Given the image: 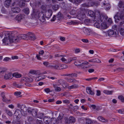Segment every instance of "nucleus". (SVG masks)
Masks as SVG:
<instances>
[{
  "label": "nucleus",
  "instance_id": "1",
  "mask_svg": "<svg viewBox=\"0 0 124 124\" xmlns=\"http://www.w3.org/2000/svg\"><path fill=\"white\" fill-rule=\"evenodd\" d=\"M15 34H16V32H13L11 35H7L3 39V43L5 45H7L13 43H17L21 39L28 40L27 34L26 35L21 34L18 36Z\"/></svg>",
  "mask_w": 124,
  "mask_h": 124
},
{
  "label": "nucleus",
  "instance_id": "2",
  "mask_svg": "<svg viewBox=\"0 0 124 124\" xmlns=\"http://www.w3.org/2000/svg\"><path fill=\"white\" fill-rule=\"evenodd\" d=\"M115 21L117 23L120 20H122L123 22L120 23V25H121L124 23V10L123 9L121 11H119L115 15L114 17Z\"/></svg>",
  "mask_w": 124,
  "mask_h": 124
},
{
  "label": "nucleus",
  "instance_id": "3",
  "mask_svg": "<svg viewBox=\"0 0 124 124\" xmlns=\"http://www.w3.org/2000/svg\"><path fill=\"white\" fill-rule=\"evenodd\" d=\"M33 15L36 17L39 18L40 20L42 22H44L45 20L44 14L42 12L38 11L36 12H34Z\"/></svg>",
  "mask_w": 124,
  "mask_h": 124
},
{
  "label": "nucleus",
  "instance_id": "4",
  "mask_svg": "<svg viewBox=\"0 0 124 124\" xmlns=\"http://www.w3.org/2000/svg\"><path fill=\"white\" fill-rule=\"evenodd\" d=\"M92 66V65L89 62L84 61H83L82 63L79 65V68L81 69H85L88 68Z\"/></svg>",
  "mask_w": 124,
  "mask_h": 124
},
{
  "label": "nucleus",
  "instance_id": "5",
  "mask_svg": "<svg viewBox=\"0 0 124 124\" xmlns=\"http://www.w3.org/2000/svg\"><path fill=\"white\" fill-rule=\"evenodd\" d=\"M39 75V74L38 70H31L28 73L29 76L31 77L30 78H36Z\"/></svg>",
  "mask_w": 124,
  "mask_h": 124
},
{
  "label": "nucleus",
  "instance_id": "6",
  "mask_svg": "<svg viewBox=\"0 0 124 124\" xmlns=\"http://www.w3.org/2000/svg\"><path fill=\"white\" fill-rule=\"evenodd\" d=\"M5 74L3 76L5 80H8L12 79L13 78V74L9 72H5Z\"/></svg>",
  "mask_w": 124,
  "mask_h": 124
},
{
  "label": "nucleus",
  "instance_id": "7",
  "mask_svg": "<svg viewBox=\"0 0 124 124\" xmlns=\"http://www.w3.org/2000/svg\"><path fill=\"white\" fill-rule=\"evenodd\" d=\"M107 33L109 36H113L116 37L119 36L118 32L117 31L114 32L112 30H109L107 32Z\"/></svg>",
  "mask_w": 124,
  "mask_h": 124
},
{
  "label": "nucleus",
  "instance_id": "8",
  "mask_svg": "<svg viewBox=\"0 0 124 124\" xmlns=\"http://www.w3.org/2000/svg\"><path fill=\"white\" fill-rule=\"evenodd\" d=\"M107 18V17L104 16L102 15H100L98 16V17H95V19H97L99 22H101L103 21V20H106Z\"/></svg>",
  "mask_w": 124,
  "mask_h": 124
},
{
  "label": "nucleus",
  "instance_id": "9",
  "mask_svg": "<svg viewBox=\"0 0 124 124\" xmlns=\"http://www.w3.org/2000/svg\"><path fill=\"white\" fill-rule=\"evenodd\" d=\"M52 11L51 9H49L46 10L45 13L46 18L48 19L50 18L52 16Z\"/></svg>",
  "mask_w": 124,
  "mask_h": 124
},
{
  "label": "nucleus",
  "instance_id": "10",
  "mask_svg": "<svg viewBox=\"0 0 124 124\" xmlns=\"http://www.w3.org/2000/svg\"><path fill=\"white\" fill-rule=\"evenodd\" d=\"M27 36H28V39L34 40L35 39V35L31 32H29L27 33Z\"/></svg>",
  "mask_w": 124,
  "mask_h": 124
},
{
  "label": "nucleus",
  "instance_id": "11",
  "mask_svg": "<svg viewBox=\"0 0 124 124\" xmlns=\"http://www.w3.org/2000/svg\"><path fill=\"white\" fill-rule=\"evenodd\" d=\"M65 121L68 124L70 123L74 122L75 121V118L72 116L69 117V119H68L67 118H65Z\"/></svg>",
  "mask_w": 124,
  "mask_h": 124
},
{
  "label": "nucleus",
  "instance_id": "12",
  "mask_svg": "<svg viewBox=\"0 0 124 124\" xmlns=\"http://www.w3.org/2000/svg\"><path fill=\"white\" fill-rule=\"evenodd\" d=\"M22 80L25 82H31L32 81V79L31 78H28L27 77H24L22 78Z\"/></svg>",
  "mask_w": 124,
  "mask_h": 124
},
{
  "label": "nucleus",
  "instance_id": "13",
  "mask_svg": "<svg viewBox=\"0 0 124 124\" xmlns=\"http://www.w3.org/2000/svg\"><path fill=\"white\" fill-rule=\"evenodd\" d=\"M86 91L87 93L91 95H94V92L92 90L91 88L89 87H87L86 88Z\"/></svg>",
  "mask_w": 124,
  "mask_h": 124
},
{
  "label": "nucleus",
  "instance_id": "14",
  "mask_svg": "<svg viewBox=\"0 0 124 124\" xmlns=\"http://www.w3.org/2000/svg\"><path fill=\"white\" fill-rule=\"evenodd\" d=\"M50 67L52 68L56 69H61V64H58L54 65H50Z\"/></svg>",
  "mask_w": 124,
  "mask_h": 124
},
{
  "label": "nucleus",
  "instance_id": "15",
  "mask_svg": "<svg viewBox=\"0 0 124 124\" xmlns=\"http://www.w3.org/2000/svg\"><path fill=\"white\" fill-rule=\"evenodd\" d=\"M11 11L14 13H19L20 11V8L18 7H13L12 8Z\"/></svg>",
  "mask_w": 124,
  "mask_h": 124
},
{
  "label": "nucleus",
  "instance_id": "16",
  "mask_svg": "<svg viewBox=\"0 0 124 124\" xmlns=\"http://www.w3.org/2000/svg\"><path fill=\"white\" fill-rule=\"evenodd\" d=\"M108 25L106 23L104 22L101 23V29H104L108 28Z\"/></svg>",
  "mask_w": 124,
  "mask_h": 124
},
{
  "label": "nucleus",
  "instance_id": "17",
  "mask_svg": "<svg viewBox=\"0 0 124 124\" xmlns=\"http://www.w3.org/2000/svg\"><path fill=\"white\" fill-rule=\"evenodd\" d=\"M97 118L99 121L102 122L106 123L108 121V120L107 119H105L101 116H99Z\"/></svg>",
  "mask_w": 124,
  "mask_h": 124
},
{
  "label": "nucleus",
  "instance_id": "18",
  "mask_svg": "<svg viewBox=\"0 0 124 124\" xmlns=\"http://www.w3.org/2000/svg\"><path fill=\"white\" fill-rule=\"evenodd\" d=\"M78 86L75 84L71 85L70 86H69L68 85H66L65 86V88H67L69 89H75L77 88Z\"/></svg>",
  "mask_w": 124,
  "mask_h": 124
},
{
  "label": "nucleus",
  "instance_id": "19",
  "mask_svg": "<svg viewBox=\"0 0 124 124\" xmlns=\"http://www.w3.org/2000/svg\"><path fill=\"white\" fill-rule=\"evenodd\" d=\"M11 0H6L5 2V5L6 7H9L10 4Z\"/></svg>",
  "mask_w": 124,
  "mask_h": 124
},
{
  "label": "nucleus",
  "instance_id": "20",
  "mask_svg": "<svg viewBox=\"0 0 124 124\" xmlns=\"http://www.w3.org/2000/svg\"><path fill=\"white\" fill-rule=\"evenodd\" d=\"M46 77V76L45 75H42L37 77L36 79V81H39L40 80L45 78Z\"/></svg>",
  "mask_w": 124,
  "mask_h": 124
},
{
  "label": "nucleus",
  "instance_id": "21",
  "mask_svg": "<svg viewBox=\"0 0 124 124\" xmlns=\"http://www.w3.org/2000/svg\"><path fill=\"white\" fill-rule=\"evenodd\" d=\"M22 19V16L21 15H17L15 17V21L17 20L18 21H20Z\"/></svg>",
  "mask_w": 124,
  "mask_h": 124
},
{
  "label": "nucleus",
  "instance_id": "22",
  "mask_svg": "<svg viewBox=\"0 0 124 124\" xmlns=\"http://www.w3.org/2000/svg\"><path fill=\"white\" fill-rule=\"evenodd\" d=\"M83 31L84 33L86 35H90V31L88 29L84 28L83 29Z\"/></svg>",
  "mask_w": 124,
  "mask_h": 124
},
{
  "label": "nucleus",
  "instance_id": "23",
  "mask_svg": "<svg viewBox=\"0 0 124 124\" xmlns=\"http://www.w3.org/2000/svg\"><path fill=\"white\" fill-rule=\"evenodd\" d=\"M77 59V57H76L69 58L67 59L68 63H70L71 61L76 60Z\"/></svg>",
  "mask_w": 124,
  "mask_h": 124
},
{
  "label": "nucleus",
  "instance_id": "24",
  "mask_svg": "<svg viewBox=\"0 0 124 124\" xmlns=\"http://www.w3.org/2000/svg\"><path fill=\"white\" fill-rule=\"evenodd\" d=\"M103 92V93L107 94H112L113 91H109L107 90H104Z\"/></svg>",
  "mask_w": 124,
  "mask_h": 124
},
{
  "label": "nucleus",
  "instance_id": "25",
  "mask_svg": "<svg viewBox=\"0 0 124 124\" xmlns=\"http://www.w3.org/2000/svg\"><path fill=\"white\" fill-rule=\"evenodd\" d=\"M21 113H22L19 109H17L15 111L14 113V115H15V116L18 117L19 115Z\"/></svg>",
  "mask_w": 124,
  "mask_h": 124
},
{
  "label": "nucleus",
  "instance_id": "26",
  "mask_svg": "<svg viewBox=\"0 0 124 124\" xmlns=\"http://www.w3.org/2000/svg\"><path fill=\"white\" fill-rule=\"evenodd\" d=\"M13 77H14L16 78H19L21 77V75L20 74L17 73H15L13 74Z\"/></svg>",
  "mask_w": 124,
  "mask_h": 124
},
{
  "label": "nucleus",
  "instance_id": "27",
  "mask_svg": "<svg viewBox=\"0 0 124 124\" xmlns=\"http://www.w3.org/2000/svg\"><path fill=\"white\" fill-rule=\"evenodd\" d=\"M53 86L54 88L55 91L57 92H59L61 91V88L60 87H56V85H53Z\"/></svg>",
  "mask_w": 124,
  "mask_h": 124
},
{
  "label": "nucleus",
  "instance_id": "28",
  "mask_svg": "<svg viewBox=\"0 0 124 124\" xmlns=\"http://www.w3.org/2000/svg\"><path fill=\"white\" fill-rule=\"evenodd\" d=\"M103 5L105 6V9L107 10H109L110 8V5L109 4H107L105 5V3H103Z\"/></svg>",
  "mask_w": 124,
  "mask_h": 124
},
{
  "label": "nucleus",
  "instance_id": "29",
  "mask_svg": "<svg viewBox=\"0 0 124 124\" xmlns=\"http://www.w3.org/2000/svg\"><path fill=\"white\" fill-rule=\"evenodd\" d=\"M6 113L8 116H12L13 115V114L12 111L9 110H6Z\"/></svg>",
  "mask_w": 124,
  "mask_h": 124
},
{
  "label": "nucleus",
  "instance_id": "30",
  "mask_svg": "<svg viewBox=\"0 0 124 124\" xmlns=\"http://www.w3.org/2000/svg\"><path fill=\"white\" fill-rule=\"evenodd\" d=\"M7 70V69L4 67H0V73H3Z\"/></svg>",
  "mask_w": 124,
  "mask_h": 124
},
{
  "label": "nucleus",
  "instance_id": "31",
  "mask_svg": "<svg viewBox=\"0 0 124 124\" xmlns=\"http://www.w3.org/2000/svg\"><path fill=\"white\" fill-rule=\"evenodd\" d=\"M66 79L67 81L70 83L73 82L74 83H75L77 82V81L75 80L72 79L70 78H68Z\"/></svg>",
  "mask_w": 124,
  "mask_h": 124
},
{
  "label": "nucleus",
  "instance_id": "32",
  "mask_svg": "<svg viewBox=\"0 0 124 124\" xmlns=\"http://www.w3.org/2000/svg\"><path fill=\"white\" fill-rule=\"evenodd\" d=\"M88 13L89 15L91 17H93L95 16V14L91 10L89 11Z\"/></svg>",
  "mask_w": 124,
  "mask_h": 124
},
{
  "label": "nucleus",
  "instance_id": "33",
  "mask_svg": "<svg viewBox=\"0 0 124 124\" xmlns=\"http://www.w3.org/2000/svg\"><path fill=\"white\" fill-rule=\"evenodd\" d=\"M78 17H79L80 19H83L85 17V14L83 13L82 14H78Z\"/></svg>",
  "mask_w": 124,
  "mask_h": 124
},
{
  "label": "nucleus",
  "instance_id": "34",
  "mask_svg": "<svg viewBox=\"0 0 124 124\" xmlns=\"http://www.w3.org/2000/svg\"><path fill=\"white\" fill-rule=\"evenodd\" d=\"M82 61V60H79L78 61H75L74 62V64L76 65H78L79 68V65L80 64H78L77 63V62H78V63H82V62H83V61Z\"/></svg>",
  "mask_w": 124,
  "mask_h": 124
},
{
  "label": "nucleus",
  "instance_id": "35",
  "mask_svg": "<svg viewBox=\"0 0 124 124\" xmlns=\"http://www.w3.org/2000/svg\"><path fill=\"white\" fill-rule=\"evenodd\" d=\"M19 5L20 7H23L25 6V4L23 2L22 0H21L20 1Z\"/></svg>",
  "mask_w": 124,
  "mask_h": 124
},
{
  "label": "nucleus",
  "instance_id": "36",
  "mask_svg": "<svg viewBox=\"0 0 124 124\" xmlns=\"http://www.w3.org/2000/svg\"><path fill=\"white\" fill-rule=\"evenodd\" d=\"M94 25L97 28L101 29L100 25L98 22H96L95 23H94Z\"/></svg>",
  "mask_w": 124,
  "mask_h": 124
},
{
  "label": "nucleus",
  "instance_id": "37",
  "mask_svg": "<svg viewBox=\"0 0 124 124\" xmlns=\"http://www.w3.org/2000/svg\"><path fill=\"white\" fill-rule=\"evenodd\" d=\"M23 11L24 13L27 14H28L30 12L29 9L28 8H25Z\"/></svg>",
  "mask_w": 124,
  "mask_h": 124
},
{
  "label": "nucleus",
  "instance_id": "38",
  "mask_svg": "<svg viewBox=\"0 0 124 124\" xmlns=\"http://www.w3.org/2000/svg\"><path fill=\"white\" fill-rule=\"evenodd\" d=\"M64 56L63 57H62L61 59V60L63 62H65V63H68L67 59L65 58L64 57Z\"/></svg>",
  "mask_w": 124,
  "mask_h": 124
},
{
  "label": "nucleus",
  "instance_id": "39",
  "mask_svg": "<svg viewBox=\"0 0 124 124\" xmlns=\"http://www.w3.org/2000/svg\"><path fill=\"white\" fill-rule=\"evenodd\" d=\"M77 22L75 21H72L70 22H68V24L69 25H71V24H77Z\"/></svg>",
  "mask_w": 124,
  "mask_h": 124
},
{
  "label": "nucleus",
  "instance_id": "40",
  "mask_svg": "<svg viewBox=\"0 0 124 124\" xmlns=\"http://www.w3.org/2000/svg\"><path fill=\"white\" fill-rule=\"evenodd\" d=\"M118 98L122 102H124V98L122 96L120 95L118 96Z\"/></svg>",
  "mask_w": 124,
  "mask_h": 124
},
{
  "label": "nucleus",
  "instance_id": "41",
  "mask_svg": "<svg viewBox=\"0 0 124 124\" xmlns=\"http://www.w3.org/2000/svg\"><path fill=\"white\" fill-rule=\"evenodd\" d=\"M92 121L89 119H87L86 120V124H92Z\"/></svg>",
  "mask_w": 124,
  "mask_h": 124
},
{
  "label": "nucleus",
  "instance_id": "42",
  "mask_svg": "<svg viewBox=\"0 0 124 124\" xmlns=\"http://www.w3.org/2000/svg\"><path fill=\"white\" fill-rule=\"evenodd\" d=\"M61 69H65L67 68L68 66L65 64H61Z\"/></svg>",
  "mask_w": 124,
  "mask_h": 124
},
{
  "label": "nucleus",
  "instance_id": "43",
  "mask_svg": "<svg viewBox=\"0 0 124 124\" xmlns=\"http://www.w3.org/2000/svg\"><path fill=\"white\" fill-rule=\"evenodd\" d=\"M81 50L79 48H76L74 50V52L76 54H78L80 52Z\"/></svg>",
  "mask_w": 124,
  "mask_h": 124
},
{
  "label": "nucleus",
  "instance_id": "44",
  "mask_svg": "<svg viewBox=\"0 0 124 124\" xmlns=\"http://www.w3.org/2000/svg\"><path fill=\"white\" fill-rule=\"evenodd\" d=\"M48 117H45L44 118L43 120L44 122L46 123H48Z\"/></svg>",
  "mask_w": 124,
  "mask_h": 124
},
{
  "label": "nucleus",
  "instance_id": "45",
  "mask_svg": "<svg viewBox=\"0 0 124 124\" xmlns=\"http://www.w3.org/2000/svg\"><path fill=\"white\" fill-rule=\"evenodd\" d=\"M123 2L122 1H120L118 4V6L120 8L123 7Z\"/></svg>",
  "mask_w": 124,
  "mask_h": 124
},
{
  "label": "nucleus",
  "instance_id": "46",
  "mask_svg": "<svg viewBox=\"0 0 124 124\" xmlns=\"http://www.w3.org/2000/svg\"><path fill=\"white\" fill-rule=\"evenodd\" d=\"M2 100L4 102H9L10 101V100H7L5 96L3 97L2 98Z\"/></svg>",
  "mask_w": 124,
  "mask_h": 124
},
{
  "label": "nucleus",
  "instance_id": "47",
  "mask_svg": "<svg viewBox=\"0 0 124 124\" xmlns=\"http://www.w3.org/2000/svg\"><path fill=\"white\" fill-rule=\"evenodd\" d=\"M58 8V6L57 5H56L53 6V8L54 10H57Z\"/></svg>",
  "mask_w": 124,
  "mask_h": 124
},
{
  "label": "nucleus",
  "instance_id": "48",
  "mask_svg": "<svg viewBox=\"0 0 124 124\" xmlns=\"http://www.w3.org/2000/svg\"><path fill=\"white\" fill-rule=\"evenodd\" d=\"M63 116V115L62 113L60 114L59 116L57 118V119L59 120H61Z\"/></svg>",
  "mask_w": 124,
  "mask_h": 124
},
{
  "label": "nucleus",
  "instance_id": "49",
  "mask_svg": "<svg viewBox=\"0 0 124 124\" xmlns=\"http://www.w3.org/2000/svg\"><path fill=\"white\" fill-rule=\"evenodd\" d=\"M77 74H75V73L68 74L65 75V76H70L71 77H73V76H75V77H76L77 76Z\"/></svg>",
  "mask_w": 124,
  "mask_h": 124
},
{
  "label": "nucleus",
  "instance_id": "50",
  "mask_svg": "<svg viewBox=\"0 0 124 124\" xmlns=\"http://www.w3.org/2000/svg\"><path fill=\"white\" fill-rule=\"evenodd\" d=\"M120 33L121 35L123 36H124V29L121 28L120 31Z\"/></svg>",
  "mask_w": 124,
  "mask_h": 124
},
{
  "label": "nucleus",
  "instance_id": "51",
  "mask_svg": "<svg viewBox=\"0 0 124 124\" xmlns=\"http://www.w3.org/2000/svg\"><path fill=\"white\" fill-rule=\"evenodd\" d=\"M11 60L10 58L9 57H6L3 59V61L4 62H7Z\"/></svg>",
  "mask_w": 124,
  "mask_h": 124
},
{
  "label": "nucleus",
  "instance_id": "52",
  "mask_svg": "<svg viewBox=\"0 0 124 124\" xmlns=\"http://www.w3.org/2000/svg\"><path fill=\"white\" fill-rule=\"evenodd\" d=\"M108 25L111 24L112 23V19L111 18H109L108 20Z\"/></svg>",
  "mask_w": 124,
  "mask_h": 124
},
{
  "label": "nucleus",
  "instance_id": "53",
  "mask_svg": "<svg viewBox=\"0 0 124 124\" xmlns=\"http://www.w3.org/2000/svg\"><path fill=\"white\" fill-rule=\"evenodd\" d=\"M13 85L14 86H16V87L20 88L21 87V86L19 85L16 82L13 83Z\"/></svg>",
  "mask_w": 124,
  "mask_h": 124
},
{
  "label": "nucleus",
  "instance_id": "54",
  "mask_svg": "<svg viewBox=\"0 0 124 124\" xmlns=\"http://www.w3.org/2000/svg\"><path fill=\"white\" fill-rule=\"evenodd\" d=\"M21 94V93L20 92H16L14 93V95L16 96H18Z\"/></svg>",
  "mask_w": 124,
  "mask_h": 124
},
{
  "label": "nucleus",
  "instance_id": "55",
  "mask_svg": "<svg viewBox=\"0 0 124 124\" xmlns=\"http://www.w3.org/2000/svg\"><path fill=\"white\" fill-rule=\"evenodd\" d=\"M16 17V16L14 14H13L12 15H11L10 16L11 18L15 21V18Z\"/></svg>",
  "mask_w": 124,
  "mask_h": 124
},
{
  "label": "nucleus",
  "instance_id": "56",
  "mask_svg": "<svg viewBox=\"0 0 124 124\" xmlns=\"http://www.w3.org/2000/svg\"><path fill=\"white\" fill-rule=\"evenodd\" d=\"M122 70L121 68H118L116 69H114V72H119V71H121Z\"/></svg>",
  "mask_w": 124,
  "mask_h": 124
},
{
  "label": "nucleus",
  "instance_id": "57",
  "mask_svg": "<svg viewBox=\"0 0 124 124\" xmlns=\"http://www.w3.org/2000/svg\"><path fill=\"white\" fill-rule=\"evenodd\" d=\"M44 91L46 93H49L50 91V89L48 88L45 89Z\"/></svg>",
  "mask_w": 124,
  "mask_h": 124
},
{
  "label": "nucleus",
  "instance_id": "58",
  "mask_svg": "<svg viewBox=\"0 0 124 124\" xmlns=\"http://www.w3.org/2000/svg\"><path fill=\"white\" fill-rule=\"evenodd\" d=\"M96 94L97 96H99L101 95V92L100 91L97 90L96 91Z\"/></svg>",
  "mask_w": 124,
  "mask_h": 124
},
{
  "label": "nucleus",
  "instance_id": "59",
  "mask_svg": "<svg viewBox=\"0 0 124 124\" xmlns=\"http://www.w3.org/2000/svg\"><path fill=\"white\" fill-rule=\"evenodd\" d=\"M11 58L12 60L16 59H18V57L17 56H12L11 57Z\"/></svg>",
  "mask_w": 124,
  "mask_h": 124
},
{
  "label": "nucleus",
  "instance_id": "60",
  "mask_svg": "<svg viewBox=\"0 0 124 124\" xmlns=\"http://www.w3.org/2000/svg\"><path fill=\"white\" fill-rule=\"evenodd\" d=\"M8 106L9 108L11 109H13L14 108V105L12 104L9 105Z\"/></svg>",
  "mask_w": 124,
  "mask_h": 124
},
{
  "label": "nucleus",
  "instance_id": "61",
  "mask_svg": "<svg viewBox=\"0 0 124 124\" xmlns=\"http://www.w3.org/2000/svg\"><path fill=\"white\" fill-rule=\"evenodd\" d=\"M36 57L38 60H41V57H40V56L39 55H37Z\"/></svg>",
  "mask_w": 124,
  "mask_h": 124
},
{
  "label": "nucleus",
  "instance_id": "62",
  "mask_svg": "<svg viewBox=\"0 0 124 124\" xmlns=\"http://www.w3.org/2000/svg\"><path fill=\"white\" fill-rule=\"evenodd\" d=\"M47 78L49 79H51L52 80H54L56 79V78L55 77H49V76L47 77Z\"/></svg>",
  "mask_w": 124,
  "mask_h": 124
},
{
  "label": "nucleus",
  "instance_id": "63",
  "mask_svg": "<svg viewBox=\"0 0 124 124\" xmlns=\"http://www.w3.org/2000/svg\"><path fill=\"white\" fill-rule=\"evenodd\" d=\"M94 70L93 69H89L88 70V71L89 73H92L94 72Z\"/></svg>",
  "mask_w": 124,
  "mask_h": 124
},
{
  "label": "nucleus",
  "instance_id": "64",
  "mask_svg": "<svg viewBox=\"0 0 124 124\" xmlns=\"http://www.w3.org/2000/svg\"><path fill=\"white\" fill-rule=\"evenodd\" d=\"M39 53V54L42 55L44 53V51L43 50H41L40 51Z\"/></svg>",
  "mask_w": 124,
  "mask_h": 124
}]
</instances>
